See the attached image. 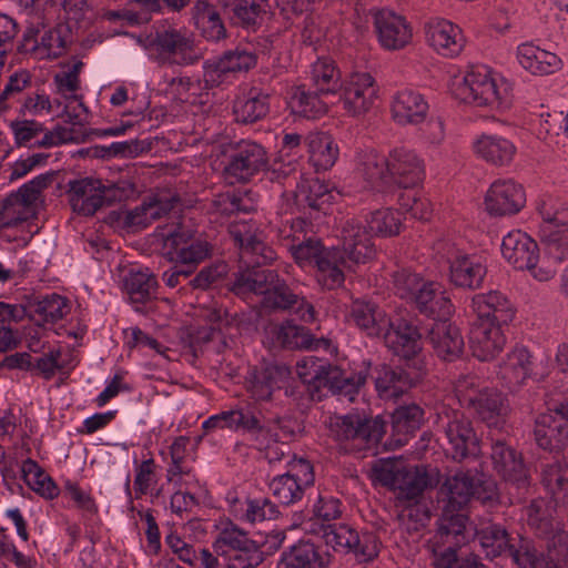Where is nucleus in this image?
Here are the masks:
<instances>
[{"label":"nucleus","instance_id":"1","mask_svg":"<svg viewBox=\"0 0 568 568\" xmlns=\"http://www.w3.org/2000/svg\"><path fill=\"white\" fill-rule=\"evenodd\" d=\"M229 234L239 247L240 262L246 267L236 274L231 291L243 298L262 294L263 305L274 311H288L302 322H316L317 312L304 296L295 294L276 270L261 268L276 260V252L264 241V234L251 221H235Z\"/></svg>","mask_w":568,"mask_h":568},{"label":"nucleus","instance_id":"2","mask_svg":"<svg viewBox=\"0 0 568 568\" xmlns=\"http://www.w3.org/2000/svg\"><path fill=\"white\" fill-rule=\"evenodd\" d=\"M455 94L466 103L496 110H506L513 102L510 84L494 77L486 65L471 67L456 83Z\"/></svg>","mask_w":568,"mask_h":568},{"label":"nucleus","instance_id":"3","mask_svg":"<svg viewBox=\"0 0 568 568\" xmlns=\"http://www.w3.org/2000/svg\"><path fill=\"white\" fill-rule=\"evenodd\" d=\"M439 493L447 501L440 518L460 515L458 511L471 499L488 504L497 497L495 483L477 470L457 469L446 474Z\"/></svg>","mask_w":568,"mask_h":568},{"label":"nucleus","instance_id":"4","mask_svg":"<svg viewBox=\"0 0 568 568\" xmlns=\"http://www.w3.org/2000/svg\"><path fill=\"white\" fill-rule=\"evenodd\" d=\"M329 432L341 448L348 453L372 449L383 438L386 424L381 417L346 414L331 417Z\"/></svg>","mask_w":568,"mask_h":568},{"label":"nucleus","instance_id":"5","mask_svg":"<svg viewBox=\"0 0 568 568\" xmlns=\"http://www.w3.org/2000/svg\"><path fill=\"white\" fill-rule=\"evenodd\" d=\"M71 43L72 32L68 23L50 27L38 20L27 27L19 51L37 60H55L67 53Z\"/></svg>","mask_w":568,"mask_h":568},{"label":"nucleus","instance_id":"6","mask_svg":"<svg viewBox=\"0 0 568 568\" xmlns=\"http://www.w3.org/2000/svg\"><path fill=\"white\" fill-rule=\"evenodd\" d=\"M466 521L465 515L439 518L437 530L425 545L434 568L462 567L463 558L457 556V550L466 541Z\"/></svg>","mask_w":568,"mask_h":568},{"label":"nucleus","instance_id":"7","mask_svg":"<svg viewBox=\"0 0 568 568\" xmlns=\"http://www.w3.org/2000/svg\"><path fill=\"white\" fill-rule=\"evenodd\" d=\"M437 430L443 433L447 443V452L456 462L479 454V439L471 425V422L458 409L445 406L437 410Z\"/></svg>","mask_w":568,"mask_h":568},{"label":"nucleus","instance_id":"8","mask_svg":"<svg viewBox=\"0 0 568 568\" xmlns=\"http://www.w3.org/2000/svg\"><path fill=\"white\" fill-rule=\"evenodd\" d=\"M52 182V174L36 176L0 203V227H12L36 216L37 201Z\"/></svg>","mask_w":568,"mask_h":568},{"label":"nucleus","instance_id":"9","mask_svg":"<svg viewBox=\"0 0 568 568\" xmlns=\"http://www.w3.org/2000/svg\"><path fill=\"white\" fill-rule=\"evenodd\" d=\"M257 63V55L247 45H236L203 63L204 89L231 83L240 73L247 72Z\"/></svg>","mask_w":568,"mask_h":568},{"label":"nucleus","instance_id":"10","mask_svg":"<svg viewBox=\"0 0 568 568\" xmlns=\"http://www.w3.org/2000/svg\"><path fill=\"white\" fill-rule=\"evenodd\" d=\"M150 43L162 63L193 65L203 58L187 31L170 26H160Z\"/></svg>","mask_w":568,"mask_h":568},{"label":"nucleus","instance_id":"11","mask_svg":"<svg viewBox=\"0 0 568 568\" xmlns=\"http://www.w3.org/2000/svg\"><path fill=\"white\" fill-rule=\"evenodd\" d=\"M323 539L335 551L352 554L357 564H368L379 554V540L373 532H362L347 525L323 527Z\"/></svg>","mask_w":568,"mask_h":568},{"label":"nucleus","instance_id":"12","mask_svg":"<svg viewBox=\"0 0 568 568\" xmlns=\"http://www.w3.org/2000/svg\"><path fill=\"white\" fill-rule=\"evenodd\" d=\"M267 161V152L262 144L241 140L232 146L227 156V163L223 169L224 180L232 185L247 182L265 170Z\"/></svg>","mask_w":568,"mask_h":568},{"label":"nucleus","instance_id":"13","mask_svg":"<svg viewBox=\"0 0 568 568\" xmlns=\"http://www.w3.org/2000/svg\"><path fill=\"white\" fill-rule=\"evenodd\" d=\"M315 481L314 468L310 460L300 458L288 464L286 473L276 475L268 483L272 496L283 506L298 503L307 488Z\"/></svg>","mask_w":568,"mask_h":568},{"label":"nucleus","instance_id":"14","mask_svg":"<svg viewBox=\"0 0 568 568\" xmlns=\"http://www.w3.org/2000/svg\"><path fill=\"white\" fill-rule=\"evenodd\" d=\"M377 478L383 485L397 491L400 500L415 501L424 490L436 485V478L424 466L416 467H382L376 470Z\"/></svg>","mask_w":568,"mask_h":568},{"label":"nucleus","instance_id":"15","mask_svg":"<svg viewBox=\"0 0 568 568\" xmlns=\"http://www.w3.org/2000/svg\"><path fill=\"white\" fill-rule=\"evenodd\" d=\"M537 445L549 452L560 450L568 442V398L554 403L540 414L534 429Z\"/></svg>","mask_w":568,"mask_h":568},{"label":"nucleus","instance_id":"16","mask_svg":"<svg viewBox=\"0 0 568 568\" xmlns=\"http://www.w3.org/2000/svg\"><path fill=\"white\" fill-rule=\"evenodd\" d=\"M115 185H104L101 180L82 179L70 183L71 204L83 215H93L100 207L116 200Z\"/></svg>","mask_w":568,"mask_h":568},{"label":"nucleus","instance_id":"17","mask_svg":"<svg viewBox=\"0 0 568 568\" xmlns=\"http://www.w3.org/2000/svg\"><path fill=\"white\" fill-rule=\"evenodd\" d=\"M372 16L377 40L384 49L399 50L410 42L413 31L404 16L387 8L372 10Z\"/></svg>","mask_w":568,"mask_h":568},{"label":"nucleus","instance_id":"18","mask_svg":"<svg viewBox=\"0 0 568 568\" xmlns=\"http://www.w3.org/2000/svg\"><path fill=\"white\" fill-rule=\"evenodd\" d=\"M390 186L409 189L425 179L424 160L412 149L396 146L388 152Z\"/></svg>","mask_w":568,"mask_h":568},{"label":"nucleus","instance_id":"19","mask_svg":"<svg viewBox=\"0 0 568 568\" xmlns=\"http://www.w3.org/2000/svg\"><path fill=\"white\" fill-rule=\"evenodd\" d=\"M343 109L353 116L367 112L376 99L377 89L374 78L367 72L352 73L341 84Z\"/></svg>","mask_w":568,"mask_h":568},{"label":"nucleus","instance_id":"20","mask_svg":"<svg viewBox=\"0 0 568 568\" xmlns=\"http://www.w3.org/2000/svg\"><path fill=\"white\" fill-rule=\"evenodd\" d=\"M16 144L18 146L28 145L32 140L43 133L42 138L36 140L31 145L39 148H52L60 144L72 142V130L57 125L48 131L43 124L34 120H16L10 123Z\"/></svg>","mask_w":568,"mask_h":568},{"label":"nucleus","instance_id":"21","mask_svg":"<svg viewBox=\"0 0 568 568\" xmlns=\"http://www.w3.org/2000/svg\"><path fill=\"white\" fill-rule=\"evenodd\" d=\"M526 204L523 186L513 180H497L485 196L486 211L493 216L517 214Z\"/></svg>","mask_w":568,"mask_h":568},{"label":"nucleus","instance_id":"22","mask_svg":"<svg viewBox=\"0 0 568 568\" xmlns=\"http://www.w3.org/2000/svg\"><path fill=\"white\" fill-rule=\"evenodd\" d=\"M476 318L473 322H484L495 325H508L515 317V307L510 300L499 291L476 294L470 304Z\"/></svg>","mask_w":568,"mask_h":568},{"label":"nucleus","instance_id":"23","mask_svg":"<svg viewBox=\"0 0 568 568\" xmlns=\"http://www.w3.org/2000/svg\"><path fill=\"white\" fill-rule=\"evenodd\" d=\"M221 13L234 27L257 30L268 11L267 0H217Z\"/></svg>","mask_w":568,"mask_h":568},{"label":"nucleus","instance_id":"24","mask_svg":"<svg viewBox=\"0 0 568 568\" xmlns=\"http://www.w3.org/2000/svg\"><path fill=\"white\" fill-rule=\"evenodd\" d=\"M179 202L180 197L170 191L149 195L140 205L126 213L124 222L128 226L144 229L152 222L168 216Z\"/></svg>","mask_w":568,"mask_h":568},{"label":"nucleus","instance_id":"25","mask_svg":"<svg viewBox=\"0 0 568 568\" xmlns=\"http://www.w3.org/2000/svg\"><path fill=\"white\" fill-rule=\"evenodd\" d=\"M341 252L355 265L364 264L375 256L369 232L359 220L348 219L341 227Z\"/></svg>","mask_w":568,"mask_h":568},{"label":"nucleus","instance_id":"26","mask_svg":"<svg viewBox=\"0 0 568 568\" xmlns=\"http://www.w3.org/2000/svg\"><path fill=\"white\" fill-rule=\"evenodd\" d=\"M490 458L494 469L518 490L526 489L529 485V476L521 456L515 449L503 442L497 440L491 445Z\"/></svg>","mask_w":568,"mask_h":568},{"label":"nucleus","instance_id":"27","mask_svg":"<svg viewBox=\"0 0 568 568\" xmlns=\"http://www.w3.org/2000/svg\"><path fill=\"white\" fill-rule=\"evenodd\" d=\"M503 257L516 270L524 271L538 262V245L527 233L520 230L508 232L501 242Z\"/></svg>","mask_w":568,"mask_h":568},{"label":"nucleus","instance_id":"28","mask_svg":"<svg viewBox=\"0 0 568 568\" xmlns=\"http://www.w3.org/2000/svg\"><path fill=\"white\" fill-rule=\"evenodd\" d=\"M503 326L484 322L471 323L469 345L475 357L489 361L503 351L506 344Z\"/></svg>","mask_w":568,"mask_h":568},{"label":"nucleus","instance_id":"29","mask_svg":"<svg viewBox=\"0 0 568 568\" xmlns=\"http://www.w3.org/2000/svg\"><path fill=\"white\" fill-rule=\"evenodd\" d=\"M425 29L427 42L439 54L454 58L462 52L465 40L458 26L445 19H433Z\"/></svg>","mask_w":568,"mask_h":568},{"label":"nucleus","instance_id":"30","mask_svg":"<svg viewBox=\"0 0 568 568\" xmlns=\"http://www.w3.org/2000/svg\"><path fill=\"white\" fill-rule=\"evenodd\" d=\"M382 335L386 346L400 358L410 359L422 349L420 333L405 320H389L388 327Z\"/></svg>","mask_w":568,"mask_h":568},{"label":"nucleus","instance_id":"31","mask_svg":"<svg viewBox=\"0 0 568 568\" xmlns=\"http://www.w3.org/2000/svg\"><path fill=\"white\" fill-rule=\"evenodd\" d=\"M328 554L306 540H298L283 550L276 562V568H328Z\"/></svg>","mask_w":568,"mask_h":568},{"label":"nucleus","instance_id":"32","mask_svg":"<svg viewBox=\"0 0 568 568\" xmlns=\"http://www.w3.org/2000/svg\"><path fill=\"white\" fill-rule=\"evenodd\" d=\"M531 371L530 353L524 346H516L499 363L497 377L506 388L514 392L525 383Z\"/></svg>","mask_w":568,"mask_h":568},{"label":"nucleus","instance_id":"33","mask_svg":"<svg viewBox=\"0 0 568 568\" xmlns=\"http://www.w3.org/2000/svg\"><path fill=\"white\" fill-rule=\"evenodd\" d=\"M355 264L338 247H331L315 266V278L325 290H335L345 282V272H353Z\"/></svg>","mask_w":568,"mask_h":568},{"label":"nucleus","instance_id":"34","mask_svg":"<svg viewBox=\"0 0 568 568\" xmlns=\"http://www.w3.org/2000/svg\"><path fill=\"white\" fill-rule=\"evenodd\" d=\"M375 389L382 399H396L414 384V377L405 368L390 365H378L372 373Z\"/></svg>","mask_w":568,"mask_h":568},{"label":"nucleus","instance_id":"35","mask_svg":"<svg viewBox=\"0 0 568 568\" xmlns=\"http://www.w3.org/2000/svg\"><path fill=\"white\" fill-rule=\"evenodd\" d=\"M291 371L285 365L268 364L255 368L248 379V392L256 400H267L272 394L285 386Z\"/></svg>","mask_w":568,"mask_h":568},{"label":"nucleus","instance_id":"36","mask_svg":"<svg viewBox=\"0 0 568 568\" xmlns=\"http://www.w3.org/2000/svg\"><path fill=\"white\" fill-rule=\"evenodd\" d=\"M427 339L435 354L447 362L458 358L464 349V339L459 328L446 320L432 326Z\"/></svg>","mask_w":568,"mask_h":568},{"label":"nucleus","instance_id":"37","mask_svg":"<svg viewBox=\"0 0 568 568\" xmlns=\"http://www.w3.org/2000/svg\"><path fill=\"white\" fill-rule=\"evenodd\" d=\"M475 154L494 166L509 165L517 152L513 141L497 134H481L473 142Z\"/></svg>","mask_w":568,"mask_h":568},{"label":"nucleus","instance_id":"38","mask_svg":"<svg viewBox=\"0 0 568 568\" xmlns=\"http://www.w3.org/2000/svg\"><path fill=\"white\" fill-rule=\"evenodd\" d=\"M356 169L367 187L381 192L390 186L388 155H382L373 149L362 151L357 156Z\"/></svg>","mask_w":568,"mask_h":568},{"label":"nucleus","instance_id":"39","mask_svg":"<svg viewBox=\"0 0 568 568\" xmlns=\"http://www.w3.org/2000/svg\"><path fill=\"white\" fill-rule=\"evenodd\" d=\"M166 255L174 263L199 264L210 255L206 241L191 240L184 232H174L165 240Z\"/></svg>","mask_w":568,"mask_h":568},{"label":"nucleus","instance_id":"40","mask_svg":"<svg viewBox=\"0 0 568 568\" xmlns=\"http://www.w3.org/2000/svg\"><path fill=\"white\" fill-rule=\"evenodd\" d=\"M429 105L423 94L413 89L398 91L392 102L393 119L398 124H418L426 119Z\"/></svg>","mask_w":568,"mask_h":568},{"label":"nucleus","instance_id":"41","mask_svg":"<svg viewBox=\"0 0 568 568\" xmlns=\"http://www.w3.org/2000/svg\"><path fill=\"white\" fill-rule=\"evenodd\" d=\"M418 311L438 321L446 320L453 313V303L443 286L435 282H425L412 301Z\"/></svg>","mask_w":568,"mask_h":568},{"label":"nucleus","instance_id":"42","mask_svg":"<svg viewBox=\"0 0 568 568\" xmlns=\"http://www.w3.org/2000/svg\"><path fill=\"white\" fill-rule=\"evenodd\" d=\"M516 58L525 70L535 75L551 74L561 68V60L557 54L544 50L532 42L519 44Z\"/></svg>","mask_w":568,"mask_h":568},{"label":"nucleus","instance_id":"43","mask_svg":"<svg viewBox=\"0 0 568 568\" xmlns=\"http://www.w3.org/2000/svg\"><path fill=\"white\" fill-rule=\"evenodd\" d=\"M270 112V97L257 88L239 94L233 102L236 122L252 124L263 120Z\"/></svg>","mask_w":568,"mask_h":568},{"label":"nucleus","instance_id":"44","mask_svg":"<svg viewBox=\"0 0 568 568\" xmlns=\"http://www.w3.org/2000/svg\"><path fill=\"white\" fill-rule=\"evenodd\" d=\"M230 511L237 520L251 525L275 519L280 515L277 505L266 497L234 498Z\"/></svg>","mask_w":568,"mask_h":568},{"label":"nucleus","instance_id":"45","mask_svg":"<svg viewBox=\"0 0 568 568\" xmlns=\"http://www.w3.org/2000/svg\"><path fill=\"white\" fill-rule=\"evenodd\" d=\"M349 320L367 336H381L389 320L375 303L356 300L351 305Z\"/></svg>","mask_w":568,"mask_h":568},{"label":"nucleus","instance_id":"46","mask_svg":"<svg viewBox=\"0 0 568 568\" xmlns=\"http://www.w3.org/2000/svg\"><path fill=\"white\" fill-rule=\"evenodd\" d=\"M233 410V430H243L255 442L257 449H270L277 443V433L270 426L262 424L261 419L247 408Z\"/></svg>","mask_w":568,"mask_h":568},{"label":"nucleus","instance_id":"47","mask_svg":"<svg viewBox=\"0 0 568 568\" xmlns=\"http://www.w3.org/2000/svg\"><path fill=\"white\" fill-rule=\"evenodd\" d=\"M338 195L328 183L320 179H307L297 184L295 202L298 206L315 211H325Z\"/></svg>","mask_w":568,"mask_h":568},{"label":"nucleus","instance_id":"48","mask_svg":"<svg viewBox=\"0 0 568 568\" xmlns=\"http://www.w3.org/2000/svg\"><path fill=\"white\" fill-rule=\"evenodd\" d=\"M322 92L301 84L290 91L288 105L292 112L305 119H318L327 112V104L323 101Z\"/></svg>","mask_w":568,"mask_h":568},{"label":"nucleus","instance_id":"49","mask_svg":"<svg viewBox=\"0 0 568 568\" xmlns=\"http://www.w3.org/2000/svg\"><path fill=\"white\" fill-rule=\"evenodd\" d=\"M424 420V409L417 404L398 406L392 414L393 442L396 447L404 446L410 435L419 429Z\"/></svg>","mask_w":568,"mask_h":568},{"label":"nucleus","instance_id":"50","mask_svg":"<svg viewBox=\"0 0 568 568\" xmlns=\"http://www.w3.org/2000/svg\"><path fill=\"white\" fill-rule=\"evenodd\" d=\"M487 268L477 255L464 254L449 266V276L454 285L476 290L484 281Z\"/></svg>","mask_w":568,"mask_h":568},{"label":"nucleus","instance_id":"51","mask_svg":"<svg viewBox=\"0 0 568 568\" xmlns=\"http://www.w3.org/2000/svg\"><path fill=\"white\" fill-rule=\"evenodd\" d=\"M192 17L202 36L217 42L226 38V29L221 13L207 0H196L192 8Z\"/></svg>","mask_w":568,"mask_h":568},{"label":"nucleus","instance_id":"52","mask_svg":"<svg viewBox=\"0 0 568 568\" xmlns=\"http://www.w3.org/2000/svg\"><path fill=\"white\" fill-rule=\"evenodd\" d=\"M541 484L556 506L568 505V463L556 460L546 464L541 471Z\"/></svg>","mask_w":568,"mask_h":568},{"label":"nucleus","instance_id":"53","mask_svg":"<svg viewBox=\"0 0 568 568\" xmlns=\"http://www.w3.org/2000/svg\"><path fill=\"white\" fill-rule=\"evenodd\" d=\"M478 540L487 558H496L508 555L511 549L513 539L507 529L500 524L486 523L476 531Z\"/></svg>","mask_w":568,"mask_h":568},{"label":"nucleus","instance_id":"54","mask_svg":"<svg viewBox=\"0 0 568 568\" xmlns=\"http://www.w3.org/2000/svg\"><path fill=\"white\" fill-rule=\"evenodd\" d=\"M296 371L300 379L308 386L310 390H316L326 387L329 375L336 374L335 366L324 358L315 356H305L296 364Z\"/></svg>","mask_w":568,"mask_h":568},{"label":"nucleus","instance_id":"55","mask_svg":"<svg viewBox=\"0 0 568 568\" xmlns=\"http://www.w3.org/2000/svg\"><path fill=\"white\" fill-rule=\"evenodd\" d=\"M310 161L316 171L331 169L338 158V146L326 133H312L306 139Z\"/></svg>","mask_w":568,"mask_h":568},{"label":"nucleus","instance_id":"56","mask_svg":"<svg viewBox=\"0 0 568 568\" xmlns=\"http://www.w3.org/2000/svg\"><path fill=\"white\" fill-rule=\"evenodd\" d=\"M28 315L34 318L38 325L54 324L69 312L68 300L52 293L29 303Z\"/></svg>","mask_w":568,"mask_h":568},{"label":"nucleus","instance_id":"57","mask_svg":"<svg viewBox=\"0 0 568 568\" xmlns=\"http://www.w3.org/2000/svg\"><path fill=\"white\" fill-rule=\"evenodd\" d=\"M307 80L308 87L325 95L337 92L341 87L339 71L329 58H318L312 63Z\"/></svg>","mask_w":568,"mask_h":568},{"label":"nucleus","instance_id":"58","mask_svg":"<svg viewBox=\"0 0 568 568\" xmlns=\"http://www.w3.org/2000/svg\"><path fill=\"white\" fill-rule=\"evenodd\" d=\"M124 288L135 303H145L156 292L158 281L149 268H131L124 276Z\"/></svg>","mask_w":568,"mask_h":568},{"label":"nucleus","instance_id":"59","mask_svg":"<svg viewBox=\"0 0 568 568\" xmlns=\"http://www.w3.org/2000/svg\"><path fill=\"white\" fill-rule=\"evenodd\" d=\"M336 374L329 375L326 388L333 394L347 398L354 402L359 389L366 383L368 376V366L361 368L358 372L344 374L335 366Z\"/></svg>","mask_w":568,"mask_h":568},{"label":"nucleus","instance_id":"60","mask_svg":"<svg viewBox=\"0 0 568 568\" xmlns=\"http://www.w3.org/2000/svg\"><path fill=\"white\" fill-rule=\"evenodd\" d=\"M536 211L541 217L540 233L546 229L566 225L568 222V212L566 204L558 197L550 194L541 195L536 202Z\"/></svg>","mask_w":568,"mask_h":568},{"label":"nucleus","instance_id":"61","mask_svg":"<svg viewBox=\"0 0 568 568\" xmlns=\"http://www.w3.org/2000/svg\"><path fill=\"white\" fill-rule=\"evenodd\" d=\"M465 408L473 410L481 420L491 423L505 409L504 397L498 390L485 387Z\"/></svg>","mask_w":568,"mask_h":568},{"label":"nucleus","instance_id":"62","mask_svg":"<svg viewBox=\"0 0 568 568\" xmlns=\"http://www.w3.org/2000/svg\"><path fill=\"white\" fill-rule=\"evenodd\" d=\"M275 343L288 349H305L310 347L311 334L303 327L291 321L277 325L273 329Z\"/></svg>","mask_w":568,"mask_h":568},{"label":"nucleus","instance_id":"63","mask_svg":"<svg viewBox=\"0 0 568 568\" xmlns=\"http://www.w3.org/2000/svg\"><path fill=\"white\" fill-rule=\"evenodd\" d=\"M246 531L240 529L237 526L230 524L225 526L217 535L213 542V549L217 556L224 557L234 550L246 548L255 544Z\"/></svg>","mask_w":568,"mask_h":568},{"label":"nucleus","instance_id":"64","mask_svg":"<svg viewBox=\"0 0 568 568\" xmlns=\"http://www.w3.org/2000/svg\"><path fill=\"white\" fill-rule=\"evenodd\" d=\"M545 244L546 255L555 263H561L568 258V227L560 225L540 233Z\"/></svg>","mask_w":568,"mask_h":568}]
</instances>
